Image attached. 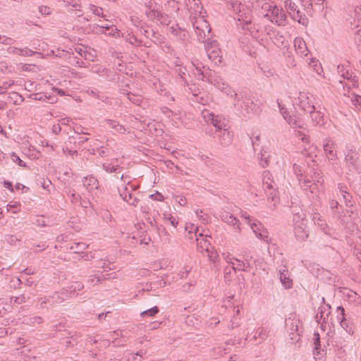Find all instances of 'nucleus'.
Returning <instances> with one entry per match:
<instances>
[{"mask_svg":"<svg viewBox=\"0 0 361 361\" xmlns=\"http://www.w3.org/2000/svg\"><path fill=\"white\" fill-rule=\"evenodd\" d=\"M338 190L343 196L345 207L353 208V197L352 195L348 192V187L344 184L338 183Z\"/></svg>","mask_w":361,"mask_h":361,"instance_id":"24","label":"nucleus"},{"mask_svg":"<svg viewBox=\"0 0 361 361\" xmlns=\"http://www.w3.org/2000/svg\"><path fill=\"white\" fill-rule=\"evenodd\" d=\"M88 247L85 243H75L70 249L75 253L82 252Z\"/></svg>","mask_w":361,"mask_h":361,"instance_id":"40","label":"nucleus"},{"mask_svg":"<svg viewBox=\"0 0 361 361\" xmlns=\"http://www.w3.org/2000/svg\"><path fill=\"white\" fill-rule=\"evenodd\" d=\"M202 94L203 93L202 92H198V93H193V97L191 99L195 102L205 105L207 102V99L204 98Z\"/></svg>","mask_w":361,"mask_h":361,"instance_id":"42","label":"nucleus"},{"mask_svg":"<svg viewBox=\"0 0 361 361\" xmlns=\"http://www.w3.org/2000/svg\"><path fill=\"white\" fill-rule=\"evenodd\" d=\"M234 9H238L237 13L238 25L241 26L243 30H250L252 27V11L245 4L238 3V1L233 3Z\"/></svg>","mask_w":361,"mask_h":361,"instance_id":"4","label":"nucleus"},{"mask_svg":"<svg viewBox=\"0 0 361 361\" xmlns=\"http://www.w3.org/2000/svg\"><path fill=\"white\" fill-rule=\"evenodd\" d=\"M14 40L12 38L7 37L6 36H0V42L6 44L11 45L13 43Z\"/></svg>","mask_w":361,"mask_h":361,"instance_id":"63","label":"nucleus"},{"mask_svg":"<svg viewBox=\"0 0 361 361\" xmlns=\"http://www.w3.org/2000/svg\"><path fill=\"white\" fill-rule=\"evenodd\" d=\"M309 114H310L312 123L315 126H322L324 125V118L322 112L316 111L315 109H314V110L311 111Z\"/></svg>","mask_w":361,"mask_h":361,"instance_id":"29","label":"nucleus"},{"mask_svg":"<svg viewBox=\"0 0 361 361\" xmlns=\"http://www.w3.org/2000/svg\"><path fill=\"white\" fill-rule=\"evenodd\" d=\"M231 263L232 264L231 268L234 271H245V269L243 267L242 263L240 260L235 259L234 260V262H231Z\"/></svg>","mask_w":361,"mask_h":361,"instance_id":"55","label":"nucleus"},{"mask_svg":"<svg viewBox=\"0 0 361 361\" xmlns=\"http://www.w3.org/2000/svg\"><path fill=\"white\" fill-rule=\"evenodd\" d=\"M293 169V172H294L298 180L299 178H302L303 175L305 174V173L304 172V171L302 169V167L300 164H294Z\"/></svg>","mask_w":361,"mask_h":361,"instance_id":"45","label":"nucleus"},{"mask_svg":"<svg viewBox=\"0 0 361 361\" xmlns=\"http://www.w3.org/2000/svg\"><path fill=\"white\" fill-rule=\"evenodd\" d=\"M219 130L220 134L219 135V137L221 145L224 146L229 145L231 143L233 135L231 132L228 131L227 126Z\"/></svg>","mask_w":361,"mask_h":361,"instance_id":"28","label":"nucleus"},{"mask_svg":"<svg viewBox=\"0 0 361 361\" xmlns=\"http://www.w3.org/2000/svg\"><path fill=\"white\" fill-rule=\"evenodd\" d=\"M159 312V308L154 306L149 310H145L141 312L140 315L142 317H153Z\"/></svg>","mask_w":361,"mask_h":361,"instance_id":"41","label":"nucleus"},{"mask_svg":"<svg viewBox=\"0 0 361 361\" xmlns=\"http://www.w3.org/2000/svg\"><path fill=\"white\" fill-rule=\"evenodd\" d=\"M13 84H14L13 80H8V81L3 82L1 83V85H0V94L5 93L6 91L7 90V89L8 87H10L11 86H12Z\"/></svg>","mask_w":361,"mask_h":361,"instance_id":"53","label":"nucleus"},{"mask_svg":"<svg viewBox=\"0 0 361 361\" xmlns=\"http://www.w3.org/2000/svg\"><path fill=\"white\" fill-rule=\"evenodd\" d=\"M343 297L350 303L355 305V306L361 307V296L359 295L356 292L345 288L343 291Z\"/></svg>","mask_w":361,"mask_h":361,"instance_id":"22","label":"nucleus"},{"mask_svg":"<svg viewBox=\"0 0 361 361\" xmlns=\"http://www.w3.org/2000/svg\"><path fill=\"white\" fill-rule=\"evenodd\" d=\"M28 97L35 100L42 101L49 104H54L57 101V98L55 96L47 95V93L42 92L31 94Z\"/></svg>","mask_w":361,"mask_h":361,"instance_id":"27","label":"nucleus"},{"mask_svg":"<svg viewBox=\"0 0 361 361\" xmlns=\"http://www.w3.org/2000/svg\"><path fill=\"white\" fill-rule=\"evenodd\" d=\"M14 53L16 54H18L20 56H32L34 54V51L28 48H25V49H17V48H14Z\"/></svg>","mask_w":361,"mask_h":361,"instance_id":"46","label":"nucleus"},{"mask_svg":"<svg viewBox=\"0 0 361 361\" xmlns=\"http://www.w3.org/2000/svg\"><path fill=\"white\" fill-rule=\"evenodd\" d=\"M294 47L296 52L301 56H306L308 54V49L305 42L301 37H296L294 39Z\"/></svg>","mask_w":361,"mask_h":361,"instance_id":"26","label":"nucleus"},{"mask_svg":"<svg viewBox=\"0 0 361 361\" xmlns=\"http://www.w3.org/2000/svg\"><path fill=\"white\" fill-rule=\"evenodd\" d=\"M109 278L104 276L103 272H95L89 276L88 281L92 285H97Z\"/></svg>","mask_w":361,"mask_h":361,"instance_id":"32","label":"nucleus"},{"mask_svg":"<svg viewBox=\"0 0 361 361\" xmlns=\"http://www.w3.org/2000/svg\"><path fill=\"white\" fill-rule=\"evenodd\" d=\"M82 183H83V185L89 191H91L94 189H97L99 185L98 180L93 176H89L85 177L82 180Z\"/></svg>","mask_w":361,"mask_h":361,"instance_id":"30","label":"nucleus"},{"mask_svg":"<svg viewBox=\"0 0 361 361\" xmlns=\"http://www.w3.org/2000/svg\"><path fill=\"white\" fill-rule=\"evenodd\" d=\"M97 152L100 157H105L108 156L109 150L106 147H101L97 149Z\"/></svg>","mask_w":361,"mask_h":361,"instance_id":"62","label":"nucleus"},{"mask_svg":"<svg viewBox=\"0 0 361 361\" xmlns=\"http://www.w3.org/2000/svg\"><path fill=\"white\" fill-rule=\"evenodd\" d=\"M202 115L207 122H211L219 130L227 126L226 119L221 116L215 115L214 113H211L209 111H203Z\"/></svg>","mask_w":361,"mask_h":361,"instance_id":"11","label":"nucleus"},{"mask_svg":"<svg viewBox=\"0 0 361 361\" xmlns=\"http://www.w3.org/2000/svg\"><path fill=\"white\" fill-rule=\"evenodd\" d=\"M276 187V183L271 179L270 173L265 172L263 178V188L264 190L267 192V195L270 196L274 200V196L276 195L275 188Z\"/></svg>","mask_w":361,"mask_h":361,"instance_id":"17","label":"nucleus"},{"mask_svg":"<svg viewBox=\"0 0 361 361\" xmlns=\"http://www.w3.org/2000/svg\"><path fill=\"white\" fill-rule=\"evenodd\" d=\"M164 219L166 221H170L171 224L173 227H176L178 224V221L174 216H173L171 214H164Z\"/></svg>","mask_w":361,"mask_h":361,"instance_id":"52","label":"nucleus"},{"mask_svg":"<svg viewBox=\"0 0 361 361\" xmlns=\"http://www.w3.org/2000/svg\"><path fill=\"white\" fill-rule=\"evenodd\" d=\"M145 13L149 20L163 25H169L171 21V17L160 11L154 0H149L145 2Z\"/></svg>","mask_w":361,"mask_h":361,"instance_id":"1","label":"nucleus"},{"mask_svg":"<svg viewBox=\"0 0 361 361\" xmlns=\"http://www.w3.org/2000/svg\"><path fill=\"white\" fill-rule=\"evenodd\" d=\"M92 71L95 73H98V74L101 73L102 75H103V73H104V72L106 73V70L105 68H102V66L100 65H95V66H92Z\"/></svg>","mask_w":361,"mask_h":361,"instance_id":"60","label":"nucleus"},{"mask_svg":"<svg viewBox=\"0 0 361 361\" xmlns=\"http://www.w3.org/2000/svg\"><path fill=\"white\" fill-rule=\"evenodd\" d=\"M302 6H304V10L306 11L307 14L311 15L312 11V3L311 0L305 1Z\"/></svg>","mask_w":361,"mask_h":361,"instance_id":"57","label":"nucleus"},{"mask_svg":"<svg viewBox=\"0 0 361 361\" xmlns=\"http://www.w3.org/2000/svg\"><path fill=\"white\" fill-rule=\"evenodd\" d=\"M267 336V331L265 329L260 327L258 328L253 336L254 340H257V338H260L262 340L264 339Z\"/></svg>","mask_w":361,"mask_h":361,"instance_id":"47","label":"nucleus"},{"mask_svg":"<svg viewBox=\"0 0 361 361\" xmlns=\"http://www.w3.org/2000/svg\"><path fill=\"white\" fill-rule=\"evenodd\" d=\"M103 169L107 172V173H113V172H117V170L119 169L118 165H112L111 164H103L102 166Z\"/></svg>","mask_w":361,"mask_h":361,"instance_id":"50","label":"nucleus"},{"mask_svg":"<svg viewBox=\"0 0 361 361\" xmlns=\"http://www.w3.org/2000/svg\"><path fill=\"white\" fill-rule=\"evenodd\" d=\"M106 31H109L108 34L110 35H113V36H118L119 35V30L114 25H111L110 26L109 29L106 30Z\"/></svg>","mask_w":361,"mask_h":361,"instance_id":"64","label":"nucleus"},{"mask_svg":"<svg viewBox=\"0 0 361 361\" xmlns=\"http://www.w3.org/2000/svg\"><path fill=\"white\" fill-rule=\"evenodd\" d=\"M280 281L285 288H292L293 279L290 272H280Z\"/></svg>","mask_w":361,"mask_h":361,"instance_id":"33","label":"nucleus"},{"mask_svg":"<svg viewBox=\"0 0 361 361\" xmlns=\"http://www.w3.org/2000/svg\"><path fill=\"white\" fill-rule=\"evenodd\" d=\"M34 224L38 226L44 227L47 224L44 221V216H37Z\"/></svg>","mask_w":361,"mask_h":361,"instance_id":"61","label":"nucleus"},{"mask_svg":"<svg viewBox=\"0 0 361 361\" xmlns=\"http://www.w3.org/2000/svg\"><path fill=\"white\" fill-rule=\"evenodd\" d=\"M204 47L209 60L215 65L218 66L222 62L221 50L217 41L212 40L204 41Z\"/></svg>","mask_w":361,"mask_h":361,"instance_id":"6","label":"nucleus"},{"mask_svg":"<svg viewBox=\"0 0 361 361\" xmlns=\"http://www.w3.org/2000/svg\"><path fill=\"white\" fill-rule=\"evenodd\" d=\"M169 32L179 41H185L188 37V32L181 28L178 24H173L169 28Z\"/></svg>","mask_w":361,"mask_h":361,"instance_id":"21","label":"nucleus"},{"mask_svg":"<svg viewBox=\"0 0 361 361\" xmlns=\"http://www.w3.org/2000/svg\"><path fill=\"white\" fill-rule=\"evenodd\" d=\"M89 9L90 11H92L95 16H102L104 17V15H103V9L102 8L99 7V6H97L95 5H93V4H90L89 6Z\"/></svg>","mask_w":361,"mask_h":361,"instance_id":"49","label":"nucleus"},{"mask_svg":"<svg viewBox=\"0 0 361 361\" xmlns=\"http://www.w3.org/2000/svg\"><path fill=\"white\" fill-rule=\"evenodd\" d=\"M89 342L90 344H96L99 343V348L102 349L105 348L110 345V342L107 339H102L100 337H91L89 338Z\"/></svg>","mask_w":361,"mask_h":361,"instance_id":"34","label":"nucleus"},{"mask_svg":"<svg viewBox=\"0 0 361 361\" xmlns=\"http://www.w3.org/2000/svg\"><path fill=\"white\" fill-rule=\"evenodd\" d=\"M196 70L197 72V74L199 79L202 80L209 81L211 83H213L222 92H225L227 94H231V97L234 96L235 99L237 98V93L231 90L229 85L227 83H225L224 82L221 81V79H220L219 81L216 80L215 78H213L212 73L210 71L204 72L199 67H196Z\"/></svg>","mask_w":361,"mask_h":361,"instance_id":"5","label":"nucleus"},{"mask_svg":"<svg viewBox=\"0 0 361 361\" xmlns=\"http://www.w3.org/2000/svg\"><path fill=\"white\" fill-rule=\"evenodd\" d=\"M287 122L289 123V125L293 128H301V122L298 119H297L295 117H293L291 116H288V119L287 120Z\"/></svg>","mask_w":361,"mask_h":361,"instance_id":"48","label":"nucleus"},{"mask_svg":"<svg viewBox=\"0 0 361 361\" xmlns=\"http://www.w3.org/2000/svg\"><path fill=\"white\" fill-rule=\"evenodd\" d=\"M300 322L298 319H290V318L287 321L286 325L289 326L290 334H294L295 333L297 334V335L299 336L298 334V326H299Z\"/></svg>","mask_w":361,"mask_h":361,"instance_id":"36","label":"nucleus"},{"mask_svg":"<svg viewBox=\"0 0 361 361\" xmlns=\"http://www.w3.org/2000/svg\"><path fill=\"white\" fill-rule=\"evenodd\" d=\"M313 339H314V345L313 353H314L315 357L317 358V357L319 355V353H320L319 350L321 348L320 341H319V335L318 333L314 334Z\"/></svg>","mask_w":361,"mask_h":361,"instance_id":"39","label":"nucleus"},{"mask_svg":"<svg viewBox=\"0 0 361 361\" xmlns=\"http://www.w3.org/2000/svg\"><path fill=\"white\" fill-rule=\"evenodd\" d=\"M337 71L338 75L343 78V80H340V83L343 85V88L347 87L348 89H350L358 87V78L350 68L348 61H346L344 64L338 65Z\"/></svg>","mask_w":361,"mask_h":361,"instance_id":"3","label":"nucleus"},{"mask_svg":"<svg viewBox=\"0 0 361 361\" xmlns=\"http://www.w3.org/2000/svg\"><path fill=\"white\" fill-rule=\"evenodd\" d=\"M140 32L154 44H161L164 42V37L151 27H147V28H145L142 27L140 29Z\"/></svg>","mask_w":361,"mask_h":361,"instance_id":"13","label":"nucleus"},{"mask_svg":"<svg viewBox=\"0 0 361 361\" xmlns=\"http://www.w3.org/2000/svg\"><path fill=\"white\" fill-rule=\"evenodd\" d=\"M337 319L339 321L341 326H343V324H345V310L340 306L337 307Z\"/></svg>","mask_w":361,"mask_h":361,"instance_id":"44","label":"nucleus"},{"mask_svg":"<svg viewBox=\"0 0 361 361\" xmlns=\"http://www.w3.org/2000/svg\"><path fill=\"white\" fill-rule=\"evenodd\" d=\"M294 234L298 240H305L308 237L306 224L302 221L297 223L294 228Z\"/></svg>","mask_w":361,"mask_h":361,"instance_id":"23","label":"nucleus"},{"mask_svg":"<svg viewBox=\"0 0 361 361\" xmlns=\"http://www.w3.org/2000/svg\"><path fill=\"white\" fill-rule=\"evenodd\" d=\"M272 23H275L278 25H284L286 20V15L283 8L274 6L271 12L265 14Z\"/></svg>","mask_w":361,"mask_h":361,"instance_id":"10","label":"nucleus"},{"mask_svg":"<svg viewBox=\"0 0 361 361\" xmlns=\"http://www.w3.org/2000/svg\"><path fill=\"white\" fill-rule=\"evenodd\" d=\"M127 97L130 102L138 106L140 105L142 102V98L140 95H137L129 92L127 94Z\"/></svg>","mask_w":361,"mask_h":361,"instance_id":"43","label":"nucleus"},{"mask_svg":"<svg viewBox=\"0 0 361 361\" xmlns=\"http://www.w3.org/2000/svg\"><path fill=\"white\" fill-rule=\"evenodd\" d=\"M104 122L106 123L109 128L113 129L115 133H124L126 128L124 126L121 125L118 121L112 119H106Z\"/></svg>","mask_w":361,"mask_h":361,"instance_id":"31","label":"nucleus"},{"mask_svg":"<svg viewBox=\"0 0 361 361\" xmlns=\"http://www.w3.org/2000/svg\"><path fill=\"white\" fill-rule=\"evenodd\" d=\"M319 178H320L317 180V183H313L310 178L305 174L302 178H299L298 180L302 190L314 193L317 190V183H322L323 182V180L320 181Z\"/></svg>","mask_w":361,"mask_h":361,"instance_id":"15","label":"nucleus"},{"mask_svg":"<svg viewBox=\"0 0 361 361\" xmlns=\"http://www.w3.org/2000/svg\"><path fill=\"white\" fill-rule=\"evenodd\" d=\"M250 227L258 238L269 243L268 231L259 221L255 220L254 222L250 223Z\"/></svg>","mask_w":361,"mask_h":361,"instance_id":"16","label":"nucleus"},{"mask_svg":"<svg viewBox=\"0 0 361 361\" xmlns=\"http://www.w3.org/2000/svg\"><path fill=\"white\" fill-rule=\"evenodd\" d=\"M324 151L329 161L338 159L336 144L331 139H326L323 145Z\"/></svg>","mask_w":361,"mask_h":361,"instance_id":"14","label":"nucleus"},{"mask_svg":"<svg viewBox=\"0 0 361 361\" xmlns=\"http://www.w3.org/2000/svg\"><path fill=\"white\" fill-rule=\"evenodd\" d=\"M240 326V321L239 319L236 315H234L233 317L231 319L229 324V328L231 329H233L235 328H237Z\"/></svg>","mask_w":361,"mask_h":361,"instance_id":"58","label":"nucleus"},{"mask_svg":"<svg viewBox=\"0 0 361 361\" xmlns=\"http://www.w3.org/2000/svg\"><path fill=\"white\" fill-rule=\"evenodd\" d=\"M59 293H55L51 296V305L57 303L62 302L64 300V298Z\"/></svg>","mask_w":361,"mask_h":361,"instance_id":"51","label":"nucleus"},{"mask_svg":"<svg viewBox=\"0 0 361 361\" xmlns=\"http://www.w3.org/2000/svg\"><path fill=\"white\" fill-rule=\"evenodd\" d=\"M298 102L299 107L305 112L310 113L315 109L312 102L306 93L300 92Z\"/></svg>","mask_w":361,"mask_h":361,"instance_id":"18","label":"nucleus"},{"mask_svg":"<svg viewBox=\"0 0 361 361\" xmlns=\"http://www.w3.org/2000/svg\"><path fill=\"white\" fill-rule=\"evenodd\" d=\"M220 218L226 224L232 226L238 233H241L240 222L233 215L227 212H223L220 214Z\"/></svg>","mask_w":361,"mask_h":361,"instance_id":"20","label":"nucleus"},{"mask_svg":"<svg viewBox=\"0 0 361 361\" xmlns=\"http://www.w3.org/2000/svg\"><path fill=\"white\" fill-rule=\"evenodd\" d=\"M190 21L192 24L193 29L200 42H204L209 39L211 27L205 19V16L202 14L192 17Z\"/></svg>","mask_w":361,"mask_h":361,"instance_id":"2","label":"nucleus"},{"mask_svg":"<svg viewBox=\"0 0 361 361\" xmlns=\"http://www.w3.org/2000/svg\"><path fill=\"white\" fill-rule=\"evenodd\" d=\"M126 40L131 44L135 46H139L141 44V41L137 39V38L134 35H128V37H126Z\"/></svg>","mask_w":361,"mask_h":361,"instance_id":"56","label":"nucleus"},{"mask_svg":"<svg viewBox=\"0 0 361 361\" xmlns=\"http://www.w3.org/2000/svg\"><path fill=\"white\" fill-rule=\"evenodd\" d=\"M358 155L355 149L348 147L345 152V166L349 172H353L357 169Z\"/></svg>","mask_w":361,"mask_h":361,"instance_id":"9","label":"nucleus"},{"mask_svg":"<svg viewBox=\"0 0 361 361\" xmlns=\"http://www.w3.org/2000/svg\"><path fill=\"white\" fill-rule=\"evenodd\" d=\"M285 6L294 20L303 25H307L308 19L306 18L305 14L302 13L298 8L295 2L292 0H286L285 1Z\"/></svg>","mask_w":361,"mask_h":361,"instance_id":"8","label":"nucleus"},{"mask_svg":"<svg viewBox=\"0 0 361 361\" xmlns=\"http://www.w3.org/2000/svg\"><path fill=\"white\" fill-rule=\"evenodd\" d=\"M11 159L13 162L18 164L20 166L26 167L25 162L15 153L12 152L11 154Z\"/></svg>","mask_w":361,"mask_h":361,"instance_id":"54","label":"nucleus"},{"mask_svg":"<svg viewBox=\"0 0 361 361\" xmlns=\"http://www.w3.org/2000/svg\"><path fill=\"white\" fill-rule=\"evenodd\" d=\"M273 36L271 37L273 42L277 46V47H282L284 45L285 42V37L283 35H281L279 32H275L274 31L272 33Z\"/></svg>","mask_w":361,"mask_h":361,"instance_id":"35","label":"nucleus"},{"mask_svg":"<svg viewBox=\"0 0 361 361\" xmlns=\"http://www.w3.org/2000/svg\"><path fill=\"white\" fill-rule=\"evenodd\" d=\"M70 197H71V202L72 204H79L81 207H87V205H82V202L81 201V197L75 192L74 190H70Z\"/></svg>","mask_w":361,"mask_h":361,"instance_id":"38","label":"nucleus"},{"mask_svg":"<svg viewBox=\"0 0 361 361\" xmlns=\"http://www.w3.org/2000/svg\"><path fill=\"white\" fill-rule=\"evenodd\" d=\"M185 232L188 233L186 236L190 239L192 240L194 237H195L196 240L197 242V245L201 244L202 242H200V238L197 237H203V234L202 233H198V228L195 227L194 224H186L185 227Z\"/></svg>","mask_w":361,"mask_h":361,"instance_id":"25","label":"nucleus"},{"mask_svg":"<svg viewBox=\"0 0 361 361\" xmlns=\"http://www.w3.org/2000/svg\"><path fill=\"white\" fill-rule=\"evenodd\" d=\"M312 220L314 224L319 226L326 235H332L334 233L333 229L327 225L325 219L320 214L314 213L312 216Z\"/></svg>","mask_w":361,"mask_h":361,"instance_id":"19","label":"nucleus"},{"mask_svg":"<svg viewBox=\"0 0 361 361\" xmlns=\"http://www.w3.org/2000/svg\"><path fill=\"white\" fill-rule=\"evenodd\" d=\"M186 7L190 13V18L204 13V8L200 0H185Z\"/></svg>","mask_w":361,"mask_h":361,"instance_id":"12","label":"nucleus"},{"mask_svg":"<svg viewBox=\"0 0 361 361\" xmlns=\"http://www.w3.org/2000/svg\"><path fill=\"white\" fill-rule=\"evenodd\" d=\"M170 267H171V266H170V262H169V260L164 259L159 261V262H156L154 264L153 269H154V271H158L159 269H167Z\"/></svg>","mask_w":361,"mask_h":361,"instance_id":"37","label":"nucleus"},{"mask_svg":"<svg viewBox=\"0 0 361 361\" xmlns=\"http://www.w3.org/2000/svg\"><path fill=\"white\" fill-rule=\"evenodd\" d=\"M169 7L171 8L172 10L177 13L179 11V6L178 1L175 0H169L167 3Z\"/></svg>","mask_w":361,"mask_h":361,"instance_id":"59","label":"nucleus"},{"mask_svg":"<svg viewBox=\"0 0 361 361\" xmlns=\"http://www.w3.org/2000/svg\"><path fill=\"white\" fill-rule=\"evenodd\" d=\"M120 178L123 180L124 183V184H123L121 186L118 187L121 197L130 205L136 206L138 202V200L137 197H133V194L131 193V192L134 191L135 188L133 187V185L130 184L129 181H128L127 185H125L126 180L124 179L123 174L120 176Z\"/></svg>","mask_w":361,"mask_h":361,"instance_id":"7","label":"nucleus"}]
</instances>
